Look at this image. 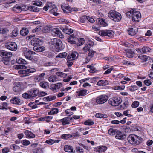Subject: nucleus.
Segmentation results:
<instances>
[{"instance_id": "nucleus-51", "label": "nucleus", "mask_w": 153, "mask_h": 153, "mask_svg": "<svg viewBox=\"0 0 153 153\" xmlns=\"http://www.w3.org/2000/svg\"><path fill=\"white\" fill-rule=\"evenodd\" d=\"M130 113L131 111L130 110H126L123 112V115L127 116L129 117H131L132 116L130 114Z\"/></svg>"}, {"instance_id": "nucleus-59", "label": "nucleus", "mask_w": 153, "mask_h": 153, "mask_svg": "<svg viewBox=\"0 0 153 153\" xmlns=\"http://www.w3.org/2000/svg\"><path fill=\"white\" fill-rule=\"evenodd\" d=\"M30 94L28 93H25L22 94V97L25 99H30L31 98L30 96H29Z\"/></svg>"}, {"instance_id": "nucleus-7", "label": "nucleus", "mask_w": 153, "mask_h": 153, "mask_svg": "<svg viewBox=\"0 0 153 153\" xmlns=\"http://www.w3.org/2000/svg\"><path fill=\"white\" fill-rule=\"evenodd\" d=\"M108 99L107 96L101 95L97 97L96 98V103L99 104H102L105 102Z\"/></svg>"}, {"instance_id": "nucleus-28", "label": "nucleus", "mask_w": 153, "mask_h": 153, "mask_svg": "<svg viewBox=\"0 0 153 153\" xmlns=\"http://www.w3.org/2000/svg\"><path fill=\"white\" fill-rule=\"evenodd\" d=\"M17 46L16 43L14 42H10V50L15 51L17 50Z\"/></svg>"}, {"instance_id": "nucleus-1", "label": "nucleus", "mask_w": 153, "mask_h": 153, "mask_svg": "<svg viewBox=\"0 0 153 153\" xmlns=\"http://www.w3.org/2000/svg\"><path fill=\"white\" fill-rule=\"evenodd\" d=\"M127 140L130 144L137 145L141 143L142 138L134 134H131L128 136Z\"/></svg>"}, {"instance_id": "nucleus-33", "label": "nucleus", "mask_w": 153, "mask_h": 153, "mask_svg": "<svg viewBox=\"0 0 153 153\" xmlns=\"http://www.w3.org/2000/svg\"><path fill=\"white\" fill-rule=\"evenodd\" d=\"M72 117H65L64 122H63L62 124L63 125H65L66 124H69V121L71 120L72 119Z\"/></svg>"}, {"instance_id": "nucleus-2", "label": "nucleus", "mask_w": 153, "mask_h": 153, "mask_svg": "<svg viewBox=\"0 0 153 153\" xmlns=\"http://www.w3.org/2000/svg\"><path fill=\"white\" fill-rule=\"evenodd\" d=\"M43 10L45 11L49 10V12L55 16H57L59 13L57 12V8L56 6L52 3H49L48 6H45L43 7Z\"/></svg>"}, {"instance_id": "nucleus-26", "label": "nucleus", "mask_w": 153, "mask_h": 153, "mask_svg": "<svg viewBox=\"0 0 153 153\" xmlns=\"http://www.w3.org/2000/svg\"><path fill=\"white\" fill-rule=\"evenodd\" d=\"M61 29L65 33L68 34H70L73 32V30L71 29L64 28L62 27Z\"/></svg>"}, {"instance_id": "nucleus-36", "label": "nucleus", "mask_w": 153, "mask_h": 153, "mask_svg": "<svg viewBox=\"0 0 153 153\" xmlns=\"http://www.w3.org/2000/svg\"><path fill=\"white\" fill-rule=\"evenodd\" d=\"M140 59L142 60L144 62L146 61H147L149 60L150 59V58L148 56L146 55H142L141 56L139 57Z\"/></svg>"}, {"instance_id": "nucleus-15", "label": "nucleus", "mask_w": 153, "mask_h": 153, "mask_svg": "<svg viewBox=\"0 0 153 153\" xmlns=\"http://www.w3.org/2000/svg\"><path fill=\"white\" fill-rule=\"evenodd\" d=\"M94 43L92 41L90 42L89 43L86 44L82 49V50L84 51V53L88 51H89L90 50V48L91 47L94 45Z\"/></svg>"}, {"instance_id": "nucleus-3", "label": "nucleus", "mask_w": 153, "mask_h": 153, "mask_svg": "<svg viewBox=\"0 0 153 153\" xmlns=\"http://www.w3.org/2000/svg\"><path fill=\"white\" fill-rule=\"evenodd\" d=\"M50 44L53 46L56 51L57 52H58L61 50L62 43V42L59 39H52L51 40Z\"/></svg>"}, {"instance_id": "nucleus-21", "label": "nucleus", "mask_w": 153, "mask_h": 153, "mask_svg": "<svg viewBox=\"0 0 153 153\" xmlns=\"http://www.w3.org/2000/svg\"><path fill=\"white\" fill-rule=\"evenodd\" d=\"M25 135L29 138H34L35 136V134L30 131L27 130L24 132Z\"/></svg>"}, {"instance_id": "nucleus-27", "label": "nucleus", "mask_w": 153, "mask_h": 153, "mask_svg": "<svg viewBox=\"0 0 153 153\" xmlns=\"http://www.w3.org/2000/svg\"><path fill=\"white\" fill-rule=\"evenodd\" d=\"M36 5H33L30 6L28 7V9L31 11L34 12H37L39 11V9L38 8Z\"/></svg>"}, {"instance_id": "nucleus-37", "label": "nucleus", "mask_w": 153, "mask_h": 153, "mask_svg": "<svg viewBox=\"0 0 153 153\" xmlns=\"http://www.w3.org/2000/svg\"><path fill=\"white\" fill-rule=\"evenodd\" d=\"M45 74L44 73H42L40 74L39 76L35 77V79L38 81H40L43 80L44 78V76Z\"/></svg>"}, {"instance_id": "nucleus-25", "label": "nucleus", "mask_w": 153, "mask_h": 153, "mask_svg": "<svg viewBox=\"0 0 153 153\" xmlns=\"http://www.w3.org/2000/svg\"><path fill=\"white\" fill-rule=\"evenodd\" d=\"M64 150L65 151L69 152L74 153L75 152V150H73L72 147L70 146L66 145L64 147Z\"/></svg>"}, {"instance_id": "nucleus-40", "label": "nucleus", "mask_w": 153, "mask_h": 153, "mask_svg": "<svg viewBox=\"0 0 153 153\" xmlns=\"http://www.w3.org/2000/svg\"><path fill=\"white\" fill-rule=\"evenodd\" d=\"M56 98L55 96H50L45 97L44 99L47 101H50L55 99Z\"/></svg>"}, {"instance_id": "nucleus-12", "label": "nucleus", "mask_w": 153, "mask_h": 153, "mask_svg": "<svg viewBox=\"0 0 153 153\" xmlns=\"http://www.w3.org/2000/svg\"><path fill=\"white\" fill-rule=\"evenodd\" d=\"M30 52V50L26 48H24L22 49V53L23 55L27 59L30 60L31 56Z\"/></svg>"}, {"instance_id": "nucleus-47", "label": "nucleus", "mask_w": 153, "mask_h": 153, "mask_svg": "<svg viewBox=\"0 0 153 153\" xmlns=\"http://www.w3.org/2000/svg\"><path fill=\"white\" fill-rule=\"evenodd\" d=\"M95 117L98 118H106L107 117V115L103 114L100 113H98L96 114L95 115Z\"/></svg>"}, {"instance_id": "nucleus-58", "label": "nucleus", "mask_w": 153, "mask_h": 153, "mask_svg": "<svg viewBox=\"0 0 153 153\" xmlns=\"http://www.w3.org/2000/svg\"><path fill=\"white\" fill-rule=\"evenodd\" d=\"M139 103L137 101H134L132 104L131 106L133 108L137 107L139 105Z\"/></svg>"}, {"instance_id": "nucleus-17", "label": "nucleus", "mask_w": 153, "mask_h": 153, "mask_svg": "<svg viewBox=\"0 0 153 153\" xmlns=\"http://www.w3.org/2000/svg\"><path fill=\"white\" fill-rule=\"evenodd\" d=\"M88 91L86 89H82L77 91L76 93V96H80L85 95L88 93Z\"/></svg>"}, {"instance_id": "nucleus-64", "label": "nucleus", "mask_w": 153, "mask_h": 153, "mask_svg": "<svg viewBox=\"0 0 153 153\" xmlns=\"http://www.w3.org/2000/svg\"><path fill=\"white\" fill-rule=\"evenodd\" d=\"M145 84L147 86H149L152 84V82L150 80H146L144 81Z\"/></svg>"}, {"instance_id": "nucleus-55", "label": "nucleus", "mask_w": 153, "mask_h": 153, "mask_svg": "<svg viewBox=\"0 0 153 153\" xmlns=\"http://www.w3.org/2000/svg\"><path fill=\"white\" fill-rule=\"evenodd\" d=\"M9 30H7L5 28H0V33L2 34H4L8 32Z\"/></svg>"}, {"instance_id": "nucleus-11", "label": "nucleus", "mask_w": 153, "mask_h": 153, "mask_svg": "<svg viewBox=\"0 0 153 153\" xmlns=\"http://www.w3.org/2000/svg\"><path fill=\"white\" fill-rule=\"evenodd\" d=\"M11 29H12L11 35L10 37L13 38L16 37L19 33V29L17 27L13 25L11 26Z\"/></svg>"}, {"instance_id": "nucleus-29", "label": "nucleus", "mask_w": 153, "mask_h": 153, "mask_svg": "<svg viewBox=\"0 0 153 153\" xmlns=\"http://www.w3.org/2000/svg\"><path fill=\"white\" fill-rule=\"evenodd\" d=\"M29 33L28 29L26 28H24L20 31V34L22 36H25L27 35Z\"/></svg>"}, {"instance_id": "nucleus-42", "label": "nucleus", "mask_w": 153, "mask_h": 153, "mask_svg": "<svg viewBox=\"0 0 153 153\" xmlns=\"http://www.w3.org/2000/svg\"><path fill=\"white\" fill-rule=\"evenodd\" d=\"M57 78L55 76H50L49 77L48 80L50 82H55L57 81Z\"/></svg>"}, {"instance_id": "nucleus-20", "label": "nucleus", "mask_w": 153, "mask_h": 153, "mask_svg": "<svg viewBox=\"0 0 153 153\" xmlns=\"http://www.w3.org/2000/svg\"><path fill=\"white\" fill-rule=\"evenodd\" d=\"M107 148L106 146H101L95 149V151L98 152H102L106 150Z\"/></svg>"}, {"instance_id": "nucleus-52", "label": "nucleus", "mask_w": 153, "mask_h": 153, "mask_svg": "<svg viewBox=\"0 0 153 153\" xmlns=\"http://www.w3.org/2000/svg\"><path fill=\"white\" fill-rule=\"evenodd\" d=\"M62 84L60 83H58L55 84L54 87H53V90L59 89L62 86Z\"/></svg>"}, {"instance_id": "nucleus-50", "label": "nucleus", "mask_w": 153, "mask_h": 153, "mask_svg": "<svg viewBox=\"0 0 153 153\" xmlns=\"http://www.w3.org/2000/svg\"><path fill=\"white\" fill-rule=\"evenodd\" d=\"M89 52L88 54V56L90 58L93 57L94 54L96 53V51L93 50H90L89 51Z\"/></svg>"}, {"instance_id": "nucleus-54", "label": "nucleus", "mask_w": 153, "mask_h": 153, "mask_svg": "<svg viewBox=\"0 0 153 153\" xmlns=\"http://www.w3.org/2000/svg\"><path fill=\"white\" fill-rule=\"evenodd\" d=\"M33 152L35 153H43L42 149L40 148L35 149L33 150Z\"/></svg>"}, {"instance_id": "nucleus-60", "label": "nucleus", "mask_w": 153, "mask_h": 153, "mask_svg": "<svg viewBox=\"0 0 153 153\" xmlns=\"http://www.w3.org/2000/svg\"><path fill=\"white\" fill-rule=\"evenodd\" d=\"M57 74L58 76H60L62 77H65L67 76V74L61 72H58L57 73Z\"/></svg>"}, {"instance_id": "nucleus-10", "label": "nucleus", "mask_w": 153, "mask_h": 153, "mask_svg": "<svg viewBox=\"0 0 153 153\" xmlns=\"http://www.w3.org/2000/svg\"><path fill=\"white\" fill-rule=\"evenodd\" d=\"M67 40L71 44H76L77 41V38L76 36L73 34L69 36V38Z\"/></svg>"}, {"instance_id": "nucleus-32", "label": "nucleus", "mask_w": 153, "mask_h": 153, "mask_svg": "<svg viewBox=\"0 0 153 153\" xmlns=\"http://www.w3.org/2000/svg\"><path fill=\"white\" fill-rule=\"evenodd\" d=\"M10 102L12 104L19 105L20 103L19 99L17 98L14 97L10 100Z\"/></svg>"}, {"instance_id": "nucleus-41", "label": "nucleus", "mask_w": 153, "mask_h": 153, "mask_svg": "<svg viewBox=\"0 0 153 153\" xmlns=\"http://www.w3.org/2000/svg\"><path fill=\"white\" fill-rule=\"evenodd\" d=\"M58 109L56 108H54L52 109L50 112L48 113V114L50 115H53L57 113L58 112Z\"/></svg>"}, {"instance_id": "nucleus-24", "label": "nucleus", "mask_w": 153, "mask_h": 153, "mask_svg": "<svg viewBox=\"0 0 153 153\" xmlns=\"http://www.w3.org/2000/svg\"><path fill=\"white\" fill-rule=\"evenodd\" d=\"M115 138L117 139H122L124 137V135L118 130H117Z\"/></svg>"}, {"instance_id": "nucleus-9", "label": "nucleus", "mask_w": 153, "mask_h": 153, "mask_svg": "<svg viewBox=\"0 0 153 153\" xmlns=\"http://www.w3.org/2000/svg\"><path fill=\"white\" fill-rule=\"evenodd\" d=\"M141 15L139 11H134L132 15V20L133 21L135 22H138L140 19Z\"/></svg>"}, {"instance_id": "nucleus-38", "label": "nucleus", "mask_w": 153, "mask_h": 153, "mask_svg": "<svg viewBox=\"0 0 153 153\" xmlns=\"http://www.w3.org/2000/svg\"><path fill=\"white\" fill-rule=\"evenodd\" d=\"M117 129L110 128L108 130V133L110 135L113 136L116 134L117 131Z\"/></svg>"}, {"instance_id": "nucleus-5", "label": "nucleus", "mask_w": 153, "mask_h": 153, "mask_svg": "<svg viewBox=\"0 0 153 153\" xmlns=\"http://www.w3.org/2000/svg\"><path fill=\"white\" fill-rule=\"evenodd\" d=\"M122 102V99L120 97H118L110 98L108 101V103L113 106L119 105Z\"/></svg>"}, {"instance_id": "nucleus-35", "label": "nucleus", "mask_w": 153, "mask_h": 153, "mask_svg": "<svg viewBox=\"0 0 153 153\" xmlns=\"http://www.w3.org/2000/svg\"><path fill=\"white\" fill-rule=\"evenodd\" d=\"M85 42V40L83 38H80L78 39L77 43L76 44H77V46H80L82 45Z\"/></svg>"}, {"instance_id": "nucleus-31", "label": "nucleus", "mask_w": 153, "mask_h": 153, "mask_svg": "<svg viewBox=\"0 0 153 153\" xmlns=\"http://www.w3.org/2000/svg\"><path fill=\"white\" fill-rule=\"evenodd\" d=\"M151 49L147 46H144L141 48V52L142 53H147L150 52Z\"/></svg>"}, {"instance_id": "nucleus-44", "label": "nucleus", "mask_w": 153, "mask_h": 153, "mask_svg": "<svg viewBox=\"0 0 153 153\" xmlns=\"http://www.w3.org/2000/svg\"><path fill=\"white\" fill-rule=\"evenodd\" d=\"M16 62L19 64H26L27 63L26 61L22 58H19L16 60Z\"/></svg>"}, {"instance_id": "nucleus-22", "label": "nucleus", "mask_w": 153, "mask_h": 153, "mask_svg": "<svg viewBox=\"0 0 153 153\" xmlns=\"http://www.w3.org/2000/svg\"><path fill=\"white\" fill-rule=\"evenodd\" d=\"M96 21L102 26H106L108 25L105 22V20L102 18H97Z\"/></svg>"}, {"instance_id": "nucleus-49", "label": "nucleus", "mask_w": 153, "mask_h": 153, "mask_svg": "<svg viewBox=\"0 0 153 153\" xmlns=\"http://www.w3.org/2000/svg\"><path fill=\"white\" fill-rule=\"evenodd\" d=\"M67 55V53L65 52H63L59 54L56 56V57H59L60 58H64Z\"/></svg>"}, {"instance_id": "nucleus-23", "label": "nucleus", "mask_w": 153, "mask_h": 153, "mask_svg": "<svg viewBox=\"0 0 153 153\" xmlns=\"http://www.w3.org/2000/svg\"><path fill=\"white\" fill-rule=\"evenodd\" d=\"M29 93L30 94L29 96H30L31 98L33 97L37 96V94L39 93V91L37 89L31 91Z\"/></svg>"}, {"instance_id": "nucleus-6", "label": "nucleus", "mask_w": 153, "mask_h": 153, "mask_svg": "<svg viewBox=\"0 0 153 153\" xmlns=\"http://www.w3.org/2000/svg\"><path fill=\"white\" fill-rule=\"evenodd\" d=\"M0 55L3 57L2 62L5 65L9 64L10 61V53L6 52L4 50L0 51Z\"/></svg>"}, {"instance_id": "nucleus-53", "label": "nucleus", "mask_w": 153, "mask_h": 153, "mask_svg": "<svg viewBox=\"0 0 153 153\" xmlns=\"http://www.w3.org/2000/svg\"><path fill=\"white\" fill-rule=\"evenodd\" d=\"M72 137V135L69 134H63L61 136L62 138L67 139L71 138Z\"/></svg>"}, {"instance_id": "nucleus-57", "label": "nucleus", "mask_w": 153, "mask_h": 153, "mask_svg": "<svg viewBox=\"0 0 153 153\" xmlns=\"http://www.w3.org/2000/svg\"><path fill=\"white\" fill-rule=\"evenodd\" d=\"M138 87L136 85L132 86L128 88V89L131 91H133L137 90Z\"/></svg>"}, {"instance_id": "nucleus-39", "label": "nucleus", "mask_w": 153, "mask_h": 153, "mask_svg": "<svg viewBox=\"0 0 153 153\" xmlns=\"http://www.w3.org/2000/svg\"><path fill=\"white\" fill-rule=\"evenodd\" d=\"M21 6L16 5L13 7V11L16 13H19L21 12Z\"/></svg>"}, {"instance_id": "nucleus-63", "label": "nucleus", "mask_w": 153, "mask_h": 153, "mask_svg": "<svg viewBox=\"0 0 153 153\" xmlns=\"http://www.w3.org/2000/svg\"><path fill=\"white\" fill-rule=\"evenodd\" d=\"M22 143L24 145H28L30 144V142L27 140H23L22 141Z\"/></svg>"}, {"instance_id": "nucleus-43", "label": "nucleus", "mask_w": 153, "mask_h": 153, "mask_svg": "<svg viewBox=\"0 0 153 153\" xmlns=\"http://www.w3.org/2000/svg\"><path fill=\"white\" fill-rule=\"evenodd\" d=\"M40 85L41 87L45 89L48 86V84L47 82H42L40 83Z\"/></svg>"}, {"instance_id": "nucleus-18", "label": "nucleus", "mask_w": 153, "mask_h": 153, "mask_svg": "<svg viewBox=\"0 0 153 153\" xmlns=\"http://www.w3.org/2000/svg\"><path fill=\"white\" fill-rule=\"evenodd\" d=\"M41 42L39 39L34 38H33L31 40V44L32 45L35 46L39 45Z\"/></svg>"}, {"instance_id": "nucleus-61", "label": "nucleus", "mask_w": 153, "mask_h": 153, "mask_svg": "<svg viewBox=\"0 0 153 153\" xmlns=\"http://www.w3.org/2000/svg\"><path fill=\"white\" fill-rule=\"evenodd\" d=\"M94 124V122L93 121H91L90 120H88L84 122V124L85 125H91Z\"/></svg>"}, {"instance_id": "nucleus-56", "label": "nucleus", "mask_w": 153, "mask_h": 153, "mask_svg": "<svg viewBox=\"0 0 153 153\" xmlns=\"http://www.w3.org/2000/svg\"><path fill=\"white\" fill-rule=\"evenodd\" d=\"M36 70L33 68H30L26 70V73H30L35 72Z\"/></svg>"}, {"instance_id": "nucleus-4", "label": "nucleus", "mask_w": 153, "mask_h": 153, "mask_svg": "<svg viewBox=\"0 0 153 153\" xmlns=\"http://www.w3.org/2000/svg\"><path fill=\"white\" fill-rule=\"evenodd\" d=\"M108 16L111 19L115 22L119 21L122 18L121 16L119 13L113 10L110 11Z\"/></svg>"}, {"instance_id": "nucleus-62", "label": "nucleus", "mask_w": 153, "mask_h": 153, "mask_svg": "<svg viewBox=\"0 0 153 153\" xmlns=\"http://www.w3.org/2000/svg\"><path fill=\"white\" fill-rule=\"evenodd\" d=\"M42 4V2L39 0H38L37 1H34V2L33 4V5H36L37 6H40Z\"/></svg>"}, {"instance_id": "nucleus-46", "label": "nucleus", "mask_w": 153, "mask_h": 153, "mask_svg": "<svg viewBox=\"0 0 153 153\" xmlns=\"http://www.w3.org/2000/svg\"><path fill=\"white\" fill-rule=\"evenodd\" d=\"M106 80H100L98 82L97 85L99 86H103L106 84Z\"/></svg>"}, {"instance_id": "nucleus-45", "label": "nucleus", "mask_w": 153, "mask_h": 153, "mask_svg": "<svg viewBox=\"0 0 153 153\" xmlns=\"http://www.w3.org/2000/svg\"><path fill=\"white\" fill-rule=\"evenodd\" d=\"M59 30L58 28H54L51 30V33L53 35L57 36Z\"/></svg>"}, {"instance_id": "nucleus-8", "label": "nucleus", "mask_w": 153, "mask_h": 153, "mask_svg": "<svg viewBox=\"0 0 153 153\" xmlns=\"http://www.w3.org/2000/svg\"><path fill=\"white\" fill-rule=\"evenodd\" d=\"M100 35L102 36H108V37H112L114 34L113 31L111 30H102L99 32Z\"/></svg>"}, {"instance_id": "nucleus-19", "label": "nucleus", "mask_w": 153, "mask_h": 153, "mask_svg": "<svg viewBox=\"0 0 153 153\" xmlns=\"http://www.w3.org/2000/svg\"><path fill=\"white\" fill-rule=\"evenodd\" d=\"M45 47L38 45L33 47V49L37 52H42L45 50Z\"/></svg>"}, {"instance_id": "nucleus-34", "label": "nucleus", "mask_w": 153, "mask_h": 153, "mask_svg": "<svg viewBox=\"0 0 153 153\" xmlns=\"http://www.w3.org/2000/svg\"><path fill=\"white\" fill-rule=\"evenodd\" d=\"M129 106V102L128 100H126L120 106V109L126 108Z\"/></svg>"}, {"instance_id": "nucleus-13", "label": "nucleus", "mask_w": 153, "mask_h": 153, "mask_svg": "<svg viewBox=\"0 0 153 153\" xmlns=\"http://www.w3.org/2000/svg\"><path fill=\"white\" fill-rule=\"evenodd\" d=\"M78 56V53L77 52H74L69 54L67 58L69 60L72 61L76 59Z\"/></svg>"}, {"instance_id": "nucleus-16", "label": "nucleus", "mask_w": 153, "mask_h": 153, "mask_svg": "<svg viewBox=\"0 0 153 153\" xmlns=\"http://www.w3.org/2000/svg\"><path fill=\"white\" fill-rule=\"evenodd\" d=\"M61 8L63 12L66 13H68L71 11V9L69 6L66 5H62L61 6Z\"/></svg>"}, {"instance_id": "nucleus-48", "label": "nucleus", "mask_w": 153, "mask_h": 153, "mask_svg": "<svg viewBox=\"0 0 153 153\" xmlns=\"http://www.w3.org/2000/svg\"><path fill=\"white\" fill-rule=\"evenodd\" d=\"M87 16H84L81 17L79 19V21L82 23H84L85 22L87 21Z\"/></svg>"}, {"instance_id": "nucleus-30", "label": "nucleus", "mask_w": 153, "mask_h": 153, "mask_svg": "<svg viewBox=\"0 0 153 153\" xmlns=\"http://www.w3.org/2000/svg\"><path fill=\"white\" fill-rule=\"evenodd\" d=\"M126 55L128 58H131L133 56V53L131 49H127L126 50Z\"/></svg>"}, {"instance_id": "nucleus-14", "label": "nucleus", "mask_w": 153, "mask_h": 153, "mask_svg": "<svg viewBox=\"0 0 153 153\" xmlns=\"http://www.w3.org/2000/svg\"><path fill=\"white\" fill-rule=\"evenodd\" d=\"M128 34L131 36L135 35L138 32V29L136 27L128 28L127 30Z\"/></svg>"}]
</instances>
